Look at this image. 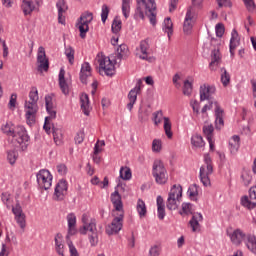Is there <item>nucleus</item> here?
<instances>
[{"label":"nucleus","mask_w":256,"mask_h":256,"mask_svg":"<svg viewBox=\"0 0 256 256\" xmlns=\"http://www.w3.org/2000/svg\"><path fill=\"white\" fill-rule=\"evenodd\" d=\"M136 2L135 19H145L146 15L149 22L155 27L157 25V3H155V0H136Z\"/></svg>","instance_id":"nucleus-1"},{"label":"nucleus","mask_w":256,"mask_h":256,"mask_svg":"<svg viewBox=\"0 0 256 256\" xmlns=\"http://www.w3.org/2000/svg\"><path fill=\"white\" fill-rule=\"evenodd\" d=\"M181 199H183V187L181 185L174 184L170 189L166 201V207L168 211L177 210L179 207V203H181Z\"/></svg>","instance_id":"nucleus-2"},{"label":"nucleus","mask_w":256,"mask_h":256,"mask_svg":"<svg viewBox=\"0 0 256 256\" xmlns=\"http://www.w3.org/2000/svg\"><path fill=\"white\" fill-rule=\"evenodd\" d=\"M2 131L8 137H13L20 145L29 141V135H27V130L23 126H17L14 129L9 124H6L2 126Z\"/></svg>","instance_id":"nucleus-3"},{"label":"nucleus","mask_w":256,"mask_h":256,"mask_svg":"<svg viewBox=\"0 0 256 256\" xmlns=\"http://www.w3.org/2000/svg\"><path fill=\"white\" fill-rule=\"evenodd\" d=\"M209 175H213V160L209 154L204 155V165L200 167V181L204 187L211 186V179Z\"/></svg>","instance_id":"nucleus-4"},{"label":"nucleus","mask_w":256,"mask_h":256,"mask_svg":"<svg viewBox=\"0 0 256 256\" xmlns=\"http://www.w3.org/2000/svg\"><path fill=\"white\" fill-rule=\"evenodd\" d=\"M152 175L158 185H165L169 181V175L165 164L161 160H155L152 166Z\"/></svg>","instance_id":"nucleus-5"},{"label":"nucleus","mask_w":256,"mask_h":256,"mask_svg":"<svg viewBox=\"0 0 256 256\" xmlns=\"http://www.w3.org/2000/svg\"><path fill=\"white\" fill-rule=\"evenodd\" d=\"M91 21H93V14L91 12H84L78 19L76 27L79 29L81 39L87 37L89 23H91Z\"/></svg>","instance_id":"nucleus-6"},{"label":"nucleus","mask_w":256,"mask_h":256,"mask_svg":"<svg viewBox=\"0 0 256 256\" xmlns=\"http://www.w3.org/2000/svg\"><path fill=\"white\" fill-rule=\"evenodd\" d=\"M37 183L40 189H51L53 183V175L49 170L42 169L36 174Z\"/></svg>","instance_id":"nucleus-7"},{"label":"nucleus","mask_w":256,"mask_h":256,"mask_svg":"<svg viewBox=\"0 0 256 256\" xmlns=\"http://www.w3.org/2000/svg\"><path fill=\"white\" fill-rule=\"evenodd\" d=\"M24 111L26 123L28 125H35L37 111H39V105H37V103H31V101H26L24 105Z\"/></svg>","instance_id":"nucleus-8"},{"label":"nucleus","mask_w":256,"mask_h":256,"mask_svg":"<svg viewBox=\"0 0 256 256\" xmlns=\"http://www.w3.org/2000/svg\"><path fill=\"white\" fill-rule=\"evenodd\" d=\"M153 121L155 125H159V123H161V121L164 120V131L166 134V137H168V139H172L173 138V132L171 131V120H169V117H163V111L159 110L153 113Z\"/></svg>","instance_id":"nucleus-9"},{"label":"nucleus","mask_w":256,"mask_h":256,"mask_svg":"<svg viewBox=\"0 0 256 256\" xmlns=\"http://www.w3.org/2000/svg\"><path fill=\"white\" fill-rule=\"evenodd\" d=\"M227 235L229 236L231 243H233L236 247H239L243 241L244 243L247 241V234L240 228L233 231L227 230Z\"/></svg>","instance_id":"nucleus-10"},{"label":"nucleus","mask_w":256,"mask_h":256,"mask_svg":"<svg viewBox=\"0 0 256 256\" xmlns=\"http://www.w3.org/2000/svg\"><path fill=\"white\" fill-rule=\"evenodd\" d=\"M211 45L216 47L211 52V62H210V69L219 65L221 63V52L219 51V45H221V40L217 38L211 39Z\"/></svg>","instance_id":"nucleus-11"},{"label":"nucleus","mask_w":256,"mask_h":256,"mask_svg":"<svg viewBox=\"0 0 256 256\" xmlns=\"http://www.w3.org/2000/svg\"><path fill=\"white\" fill-rule=\"evenodd\" d=\"M99 67L108 77L115 75V65L109 57L102 56L98 59Z\"/></svg>","instance_id":"nucleus-12"},{"label":"nucleus","mask_w":256,"mask_h":256,"mask_svg":"<svg viewBox=\"0 0 256 256\" xmlns=\"http://www.w3.org/2000/svg\"><path fill=\"white\" fill-rule=\"evenodd\" d=\"M241 205L246 209H255L256 207V186H253L249 190V196H243L241 198Z\"/></svg>","instance_id":"nucleus-13"},{"label":"nucleus","mask_w":256,"mask_h":256,"mask_svg":"<svg viewBox=\"0 0 256 256\" xmlns=\"http://www.w3.org/2000/svg\"><path fill=\"white\" fill-rule=\"evenodd\" d=\"M141 87H143V80L139 79L136 86L128 93L129 103L127 104V109L129 111H133V106L137 102V95L141 93Z\"/></svg>","instance_id":"nucleus-14"},{"label":"nucleus","mask_w":256,"mask_h":256,"mask_svg":"<svg viewBox=\"0 0 256 256\" xmlns=\"http://www.w3.org/2000/svg\"><path fill=\"white\" fill-rule=\"evenodd\" d=\"M123 229V214L116 216L110 225L106 227L107 235H115Z\"/></svg>","instance_id":"nucleus-15"},{"label":"nucleus","mask_w":256,"mask_h":256,"mask_svg":"<svg viewBox=\"0 0 256 256\" xmlns=\"http://www.w3.org/2000/svg\"><path fill=\"white\" fill-rule=\"evenodd\" d=\"M12 213L15 216L16 223L19 225L21 229H25L26 221H25V213H23V208L19 201H17L15 206H12Z\"/></svg>","instance_id":"nucleus-16"},{"label":"nucleus","mask_w":256,"mask_h":256,"mask_svg":"<svg viewBox=\"0 0 256 256\" xmlns=\"http://www.w3.org/2000/svg\"><path fill=\"white\" fill-rule=\"evenodd\" d=\"M67 180H60L54 190V200L55 201H63L65 196L67 195Z\"/></svg>","instance_id":"nucleus-17"},{"label":"nucleus","mask_w":256,"mask_h":256,"mask_svg":"<svg viewBox=\"0 0 256 256\" xmlns=\"http://www.w3.org/2000/svg\"><path fill=\"white\" fill-rule=\"evenodd\" d=\"M38 71H49V60L45 54V48L40 46L37 54Z\"/></svg>","instance_id":"nucleus-18"},{"label":"nucleus","mask_w":256,"mask_h":256,"mask_svg":"<svg viewBox=\"0 0 256 256\" xmlns=\"http://www.w3.org/2000/svg\"><path fill=\"white\" fill-rule=\"evenodd\" d=\"M215 86L204 84L200 86V101H215L213 95H215Z\"/></svg>","instance_id":"nucleus-19"},{"label":"nucleus","mask_w":256,"mask_h":256,"mask_svg":"<svg viewBox=\"0 0 256 256\" xmlns=\"http://www.w3.org/2000/svg\"><path fill=\"white\" fill-rule=\"evenodd\" d=\"M214 113L216 117V120H215L216 129H223V127L225 126V121L223 120V117H225V111L223 110V108H221V106L217 102H215Z\"/></svg>","instance_id":"nucleus-20"},{"label":"nucleus","mask_w":256,"mask_h":256,"mask_svg":"<svg viewBox=\"0 0 256 256\" xmlns=\"http://www.w3.org/2000/svg\"><path fill=\"white\" fill-rule=\"evenodd\" d=\"M149 40H142L140 42V48L137 49L136 57H139V59H143L144 61H149Z\"/></svg>","instance_id":"nucleus-21"},{"label":"nucleus","mask_w":256,"mask_h":256,"mask_svg":"<svg viewBox=\"0 0 256 256\" xmlns=\"http://www.w3.org/2000/svg\"><path fill=\"white\" fill-rule=\"evenodd\" d=\"M201 221H203V215L201 213L193 214L191 220L189 221V225L193 233H197V231H201V224H199V222Z\"/></svg>","instance_id":"nucleus-22"},{"label":"nucleus","mask_w":256,"mask_h":256,"mask_svg":"<svg viewBox=\"0 0 256 256\" xmlns=\"http://www.w3.org/2000/svg\"><path fill=\"white\" fill-rule=\"evenodd\" d=\"M59 87L63 95H69V84L65 79V69L61 68L58 76Z\"/></svg>","instance_id":"nucleus-23"},{"label":"nucleus","mask_w":256,"mask_h":256,"mask_svg":"<svg viewBox=\"0 0 256 256\" xmlns=\"http://www.w3.org/2000/svg\"><path fill=\"white\" fill-rule=\"evenodd\" d=\"M56 7L58 9V23H60L61 25H65V17H63V14L68 9L67 3L65 2V0H58V2L56 3Z\"/></svg>","instance_id":"nucleus-24"},{"label":"nucleus","mask_w":256,"mask_h":256,"mask_svg":"<svg viewBox=\"0 0 256 256\" xmlns=\"http://www.w3.org/2000/svg\"><path fill=\"white\" fill-rule=\"evenodd\" d=\"M87 77H91V65L89 62H84L80 70V81L84 85H87Z\"/></svg>","instance_id":"nucleus-25"},{"label":"nucleus","mask_w":256,"mask_h":256,"mask_svg":"<svg viewBox=\"0 0 256 256\" xmlns=\"http://www.w3.org/2000/svg\"><path fill=\"white\" fill-rule=\"evenodd\" d=\"M193 29V16L191 15V8L187 10L186 17L184 20L183 31L185 35H191Z\"/></svg>","instance_id":"nucleus-26"},{"label":"nucleus","mask_w":256,"mask_h":256,"mask_svg":"<svg viewBox=\"0 0 256 256\" xmlns=\"http://www.w3.org/2000/svg\"><path fill=\"white\" fill-rule=\"evenodd\" d=\"M111 203L116 211H123V201L121 200V194L116 190L110 196Z\"/></svg>","instance_id":"nucleus-27"},{"label":"nucleus","mask_w":256,"mask_h":256,"mask_svg":"<svg viewBox=\"0 0 256 256\" xmlns=\"http://www.w3.org/2000/svg\"><path fill=\"white\" fill-rule=\"evenodd\" d=\"M241 41V38L239 37V33L236 29L232 30L231 39H230V54L235 55V49H237L239 43Z\"/></svg>","instance_id":"nucleus-28"},{"label":"nucleus","mask_w":256,"mask_h":256,"mask_svg":"<svg viewBox=\"0 0 256 256\" xmlns=\"http://www.w3.org/2000/svg\"><path fill=\"white\" fill-rule=\"evenodd\" d=\"M87 231L89 232V234L98 233L97 222H95V220H90L89 224L83 225L79 229V233L81 235H87Z\"/></svg>","instance_id":"nucleus-29"},{"label":"nucleus","mask_w":256,"mask_h":256,"mask_svg":"<svg viewBox=\"0 0 256 256\" xmlns=\"http://www.w3.org/2000/svg\"><path fill=\"white\" fill-rule=\"evenodd\" d=\"M67 221H68V235H75L77 233V228L75 226L77 225V217L73 213H69L67 215Z\"/></svg>","instance_id":"nucleus-30"},{"label":"nucleus","mask_w":256,"mask_h":256,"mask_svg":"<svg viewBox=\"0 0 256 256\" xmlns=\"http://www.w3.org/2000/svg\"><path fill=\"white\" fill-rule=\"evenodd\" d=\"M80 103L82 112L84 113V115L89 117V113H91V106L89 105V95L82 94L80 96Z\"/></svg>","instance_id":"nucleus-31"},{"label":"nucleus","mask_w":256,"mask_h":256,"mask_svg":"<svg viewBox=\"0 0 256 256\" xmlns=\"http://www.w3.org/2000/svg\"><path fill=\"white\" fill-rule=\"evenodd\" d=\"M181 210L179 211V215L182 217H185V215H197L195 211L193 210V204L189 202H183L181 206Z\"/></svg>","instance_id":"nucleus-32"},{"label":"nucleus","mask_w":256,"mask_h":256,"mask_svg":"<svg viewBox=\"0 0 256 256\" xmlns=\"http://www.w3.org/2000/svg\"><path fill=\"white\" fill-rule=\"evenodd\" d=\"M245 245L247 249L253 253V255H256V236L255 235L247 234Z\"/></svg>","instance_id":"nucleus-33"},{"label":"nucleus","mask_w":256,"mask_h":256,"mask_svg":"<svg viewBox=\"0 0 256 256\" xmlns=\"http://www.w3.org/2000/svg\"><path fill=\"white\" fill-rule=\"evenodd\" d=\"M240 141H241V138L238 135H234L230 139L229 145H230V153L232 155H235V153H237V151H239V147L241 145Z\"/></svg>","instance_id":"nucleus-34"},{"label":"nucleus","mask_w":256,"mask_h":256,"mask_svg":"<svg viewBox=\"0 0 256 256\" xmlns=\"http://www.w3.org/2000/svg\"><path fill=\"white\" fill-rule=\"evenodd\" d=\"M21 7L24 15H31V13L35 11V5L33 4V0H23Z\"/></svg>","instance_id":"nucleus-35"},{"label":"nucleus","mask_w":256,"mask_h":256,"mask_svg":"<svg viewBox=\"0 0 256 256\" xmlns=\"http://www.w3.org/2000/svg\"><path fill=\"white\" fill-rule=\"evenodd\" d=\"M54 142L56 145H61L63 141V130L61 128H56L55 125H52Z\"/></svg>","instance_id":"nucleus-36"},{"label":"nucleus","mask_w":256,"mask_h":256,"mask_svg":"<svg viewBox=\"0 0 256 256\" xmlns=\"http://www.w3.org/2000/svg\"><path fill=\"white\" fill-rule=\"evenodd\" d=\"M136 209L140 218L147 215V206L145 205V201L142 199H138Z\"/></svg>","instance_id":"nucleus-37"},{"label":"nucleus","mask_w":256,"mask_h":256,"mask_svg":"<svg viewBox=\"0 0 256 256\" xmlns=\"http://www.w3.org/2000/svg\"><path fill=\"white\" fill-rule=\"evenodd\" d=\"M138 113L140 121H146L147 117L151 115V105L140 107Z\"/></svg>","instance_id":"nucleus-38"},{"label":"nucleus","mask_w":256,"mask_h":256,"mask_svg":"<svg viewBox=\"0 0 256 256\" xmlns=\"http://www.w3.org/2000/svg\"><path fill=\"white\" fill-rule=\"evenodd\" d=\"M128 53H129V48L127 47V45L121 44L117 48L116 58H118L121 61V59H124V57H127Z\"/></svg>","instance_id":"nucleus-39"},{"label":"nucleus","mask_w":256,"mask_h":256,"mask_svg":"<svg viewBox=\"0 0 256 256\" xmlns=\"http://www.w3.org/2000/svg\"><path fill=\"white\" fill-rule=\"evenodd\" d=\"M163 30L167 33L168 38L171 39V35H173V21L168 17L164 20V28Z\"/></svg>","instance_id":"nucleus-40"},{"label":"nucleus","mask_w":256,"mask_h":256,"mask_svg":"<svg viewBox=\"0 0 256 256\" xmlns=\"http://www.w3.org/2000/svg\"><path fill=\"white\" fill-rule=\"evenodd\" d=\"M65 55L70 63V65H73L75 63V49L71 46L65 47Z\"/></svg>","instance_id":"nucleus-41"},{"label":"nucleus","mask_w":256,"mask_h":256,"mask_svg":"<svg viewBox=\"0 0 256 256\" xmlns=\"http://www.w3.org/2000/svg\"><path fill=\"white\" fill-rule=\"evenodd\" d=\"M221 83L224 87H227L231 83V75L225 68H221Z\"/></svg>","instance_id":"nucleus-42"},{"label":"nucleus","mask_w":256,"mask_h":256,"mask_svg":"<svg viewBox=\"0 0 256 256\" xmlns=\"http://www.w3.org/2000/svg\"><path fill=\"white\" fill-rule=\"evenodd\" d=\"M122 13L125 19H129V13H131V0H122Z\"/></svg>","instance_id":"nucleus-43"},{"label":"nucleus","mask_w":256,"mask_h":256,"mask_svg":"<svg viewBox=\"0 0 256 256\" xmlns=\"http://www.w3.org/2000/svg\"><path fill=\"white\" fill-rule=\"evenodd\" d=\"M191 143L194 147H205V141H203V137L199 134L192 136Z\"/></svg>","instance_id":"nucleus-44"},{"label":"nucleus","mask_w":256,"mask_h":256,"mask_svg":"<svg viewBox=\"0 0 256 256\" xmlns=\"http://www.w3.org/2000/svg\"><path fill=\"white\" fill-rule=\"evenodd\" d=\"M192 93H193V82H190L189 80H185L183 85V95H186V97H191Z\"/></svg>","instance_id":"nucleus-45"},{"label":"nucleus","mask_w":256,"mask_h":256,"mask_svg":"<svg viewBox=\"0 0 256 256\" xmlns=\"http://www.w3.org/2000/svg\"><path fill=\"white\" fill-rule=\"evenodd\" d=\"M213 131H215L213 125L209 124L203 126V133L206 136L207 141H211V139H213Z\"/></svg>","instance_id":"nucleus-46"},{"label":"nucleus","mask_w":256,"mask_h":256,"mask_svg":"<svg viewBox=\"0 0 256 256\" xmlns=\"http://www.w3.org/2000/svg\"><path fill=\"white\" fill-rule=\"evenodd\" d=\"M241 179H242V183H243V185H245V187H248V185H251V181H253L251 172L243 171L241 174Z\"/></svg>","instance_id":"nucleus-47"},{"label":"nucleus","mask_w":256,"mask_h":256,"mask_svg":"<svg viewBox=\"0 0 256 256\" xmlns=\"http://www.w3.org/2000/svg\"><path fill=\"white\" fill-rule=\"evenodd\" d=\"M120 177L124 181H129V179H131V177H132L131 169L129 167H121L120 168Z\"/></svg>","instance_id":"nucleus-48"},{"label":"nucleus","mask_w":256,"mask_h":256,"mask_svg":"<svg viewBox=\"0 0 256 256\" xmlns=\"http://www.w3.org/2000/svg\"><path fill=\"white\" fill-rule=\"evenodd\" d=\"M88 239L91 247H97L99 245V232L88 234Z\"/></svg>","instance_id":"nucleus-49"},{"label":"nucleus","mask_w":256,"mask_h":256,"mask_svg":"<svg viewBox=\"0 0 256 256\" xmlns=\"http://www.w3.org/2000/svg\"><path fill=\"white\" fill-rule=\"evenodd\" d=\"M30 103H37L39 101V91L37 87H32L29 93Z\"/></svg>","instance_id":"nucleus-50"},{"label":"nucleus","mask_w":256,"mask_h":256,"mask_svg":"<svg viewBox=\"0 0 256 256\" xmlns=\"http://www.w3.org/2000/svg\"><path fill=\"white\" fill-rule=\"evenodd\" d=\"M59 239H61V234H57L55 236V245H56V252L58 253V255H64V251H63V243H61L59 241Z\"/></svg>","instance_id":"nucleus-51"},{"label":"nucleus","mask_w":256,"mask_h":256,"mask_svg":"<svg viewBox=\"0 0 256 256\" xmlns=\"http://www.w3.org/2000/svg\"><path fill=\"white\" fill-rule=\"evenodd\" d=\"M1 199L7 209H11V194L9 192H4L1 194Z\"/></svg>","instance_id":"nucleus-52"},{"label":"nucleus","mask_w":256,"mask_h":256,"mask_svg":"<svg viewBox=\"0 0 256 256\" xmlns=\"http://www.w3.org/2000/svg\"><path fill=\"white\" fill-rule=\"evenodd\" d=\"M199 186L197 184H193L188 188V195L190 199H193V197H197L199 195Z\"/></svg>","instance_id":"nucleus-53"},{"label":"nucleus","mask_w":256,"mask_h":256,"mask_svg":"<svg viewBox=\"0 0 256 256\" xmlns=\"http://www.w3.org/2000/svg\"><path fill=\"white\" fill-rule=\"evenodd\" d=\"M122 22L117 17L112 22V33H119L121 31Z\"/></svg>","instance_id":"nucleus-54"},{"label":"nucleus","mask_w":256,"mask_h":256,"mask_svg":"<svg viewBox=\"0 0 256 256\" xmlns=\"http://www.w3.org/2000/svg\"><path fill=\"white\" fill-rule=\"evenodd\" d=\"M162 149V143L159 139H154L152 142V151L153 153H160Z\"/></svg>","instance_id":"nucleus-55"},{"label":"nucleus","mask_w":256,"mask_h":256,"mask_svg":"<svg viewBox=\"0 0 256 256\" xmlns=\"http://www.w3.org/2000/svg\"><path fill=\"white\" fill-rule=\"evenodd\" d=\"M101 147H105V140H98L94 146V155H99L103 150Z\"/></svg>","instance_id":"nucleus-56"},{"label":"nucleus","mask_w":256,"mask_h":256,"mask_svg":"<svg viewBox=\"0 0 256 256\" xmlns=\"http://www.w3.org/2000/svg\"><path fill=\"white\" fill-rule=\"evenodd\" d=\"M108 17H109V6H107L106 4H103L102 12H101L102 23H105Z\"/></svg>","instance_id":"nucleus-57"},{"label":"nucleus","mask_w":256,"mask_h":256,"mask_svg":"<svg viewBox=\"0 0 256 256\" xmlns=\"http://www.w3.org/2000/svg\"><path fill=\"white\" fill-rule=\"evenodd\" d=\"M18 154L16 151H8L7 159L10 165H15V161H17Z\"/></svg>","instance_id":"nucleus-58"},{"label":"nucleus","mask_w":256,"mask_h":256,"mask_svg":"<svg viewBox=\"0 0 256 256\" xmlns=\"http://www.w3.org/2000/svg\"><path fill=\"white\" fill-rule=\"evenodd\" d=\"M216 37H223V35L225 34V26L222 23H218L216 24Z\"/></svg>","instance_id":"nucleus-59"},{"label":"nucleus","mask_w":256,"mask_h":256,"mask_svg":"<svg viewBox=\"0 0 256 256\" xmlns=\"http://www.w3.org/2000/svg\"><path fill=\"white\" fill-rule=\"evenodd\" d=\"M215 103H219L216 100H208V104L204 105L201 110V113H207V111H211L213 109V105L215 107Z\"/></svg>","instance_id":"nucleus-60"},{"label":"nucleus","mask_w":256,"mask_h":256,"mask_svg":"<svg viewBox=\"0 0 256 256\" xmlns=\"http://www.w3.org/2000/svg\"><path fill=\"white\" fill-rule=\"evenodd\" d=\"M45 105H46V111H49L51 109H55V105L53 104V97L46 96L45 97Z\"/></svg>","instance_id":"nucleus-61"},{"label":"nucleus","mask_w":256,"mask_h":256,"mask_svg":"<svg viewBox=\"0 0 256 256\" xmlns=\"http://www.w3.org/2000/svg\"><path fill=\"white\" fill-rule=\"evenodd\" d=\"M161 253V248L157 245H154L149 250V256H159Z\"/></svg>","instance_id":"nucleus-62"},{"label":"nucleus","mask_w":256,"mask_h":256,"mask_svg":"<svg viewBox=\"0 0 256 256\" xmlns=\"http://www.w3.org/2000/svg\"><path fill=\"white\" fill-rule=\"evenodd\" d=\"M157 212H158V219H160V221H163V219H165V206H157Z\"/></svg>","instance_id":"nucleus-63"},{"label":"nucleus","mask_w":256,"mask_h":256,"mask_svg":"<svg viewBox=\"0 0 256 256\" xmlns=\"http://www.w3.org/2000/svg\"><path fill=\"white\" fill-rule=\"evenodd\" d=\"M248 11H255V2L253 0H243Z\"/></svg>","instance_id":"nucleus-64"}]
</instances>
